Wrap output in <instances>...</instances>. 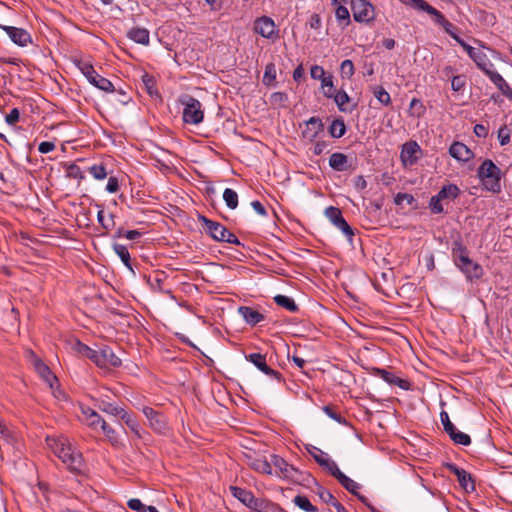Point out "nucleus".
<instances>
[{
  "mask_svg": "<svg viewBox=\"0 0 512 512\" xmlns=\"http://www.w3.org/2000/svg\"><path fill=\"white\" fill-rule=\"evenodd\" d=\"M183 105L182 119L189 125H199L204 120V110L201 102L190 96L184 95L179 99Z\"/></svg>",
  "mask_w": 512,
  "mask_h": 512,
  "instance_id": "obj_6",
  "label": "nucleus"
},
{
  "mask_svg": "<svg viewBox=\"0 0 512 512\" xmlns=\"http://www.w3.org/2000/svg\"><path fill=\"white\" fill-rule=\"evenodd\" d=\"M479 178L484 189L494 194L501 192L502 172L500 168L490 159H485L477 169Z\"/></svg>",
  "mask_w": 512,
  "mask_h": 512,
  "instance_id": "obj_3",
  "label": "nucleus"
},
{
  "mask_svg": "<svg viewBox=\"0 0 512 512\" xmlns=\"http://www.w3.org/2000/svg\"><path fill=\"white\" fill-rule=\"evenodd\" d=\"M246 360L256 366L261 372L276 379L278 382L283 381V376L279 371L270 368L266 362V356L261 353H251L245 356Z\"/></svg>",
  "mask_w": 512,
  "mask_h": 512,
  "instance_id": "obj_13",
  "label": "nucleus"
},
{
  "mask_svg": "<svg viewBox=\"0 0 512 512\" xmlns=\"http://www.w3.org/2000/svg\"><path fill=\"white\" fill-rule=\"evenodd\" d=\"M318 464L328 470L336 479L343 473L337 464L329 457L325 458V460H318Z\"/></svg>",
  "mask_w": 512,
  "mask_h": 512,
  "instance_id": "obj_44",
  "label": "nucleus"
},
{
  "mask_svg": "<svg viewBox=\"0 0 512 512\" xmlns=\"http://www.w3.org/2000/svg\"><path fill=\"white\" fill-rule=\"evenodd\" d=\"M346 132V125L341 118L334 119L329 127V133L333 138H341Z\"/></svg>",
  "mask_w": 512,
  "mask_h": 512,
  "instance_id": "obj_35",
  "label": "nucleus"
},
{
  "mask_svg": "<svg viewBox=\"0 0 512 512\" xmlns=\"http://www.w3.org/2000/svg\"><path fill=\"white\" fill-rule=\"evenodd\" d=\"M20 118V112L17 108H13L5 117L7 124L13 126L15 125Z\"/></svg>",
  "mask_w": 512,
  "mask_h": 512,
  "instance_id": "obj_64",
  "label": "nucleus"
},
{
  "mask_svg": "<svg viewBox=\"0 0 512 512\" xmlns=\"http://www.w3.org/2000/svg\"><path fill=\"white\" fill-rule=\"evenodd\" d=\"M404 201H406L408 204H412L415 201V198L413 195L408 193H398L396 194L394 198V203L396 205H401Z\"/></svg>",
  "mask_w": 512,
  "mask_h": 512,
  "instance_id": "obj_59",
  "label": "nucleus"
},
{
  "mask_svg": "<svg viewBox=\"0 0 512 512\" xmlns=\"http://www.w3.org/2000/svg\"><path fill=\"white\" fill-rule=\"evenodd\" d=\"M0 29L5 31L10 40L20 47H26L28 44L32 43L31 34L24 28L0 25Z\"/></svg>",
  "mask_w": 512,
  "mask_h": 512,
  "instance_id": "obj_14",
  "label": "nucleus"
},
{
  "mask_svg": "<svg viewBox=\"0 0 512 512\" xmlns=\"http://www.w3.org/2000/svg\"><path fill=\"white\" fill-rule=\"evenodd\" d=\"M307 25L310 27V29H313V30H316V31H319L320 28H321V18H320V15L317 14V13H313L308 22H307Z\"/></svg>",
  "mask_w": 512,
  "mask_h": 512,
  "instance_id": "obj_62",
  "label": "nucleus"
},
{
  "mask_svg": "<svg viewBox=\"0 0 512 512\" xmlns=\"http://www.w3.org/2000/svg\"><path fill=\"white\" fill-rule=\"evenodd\" d=\"M274 302L278 306L288 310L289 312L295 313V312H297L299 310V307L295 303L294 299L291 298V297L285 296V295H280V294L276 295L274 297Z\"/></svg>",
  "mask_w": 512,
  "mask_h": 512,
  "instance_id": "obj_31",
  "label": "nucleus"
},
{
  "mask_svg": "<svg viewBox=\"0 0 512 512\" xmlns=\"http://www.w3.org/2000/svg\"><path fill=\"white\" fill-rule=\"evenodd\" d=\"M470 58L475 62L476 66L485 73V75L487 74V71L492 70L494 67L487 55L481 50L476 49Z\"/></svg>",
  "mask_w": 512,
  "mask_h": 512,
  "instance_id": "obj_26",
  "label": "nucleus"
},
{
  "mask_svg": "<svg viewBox=\"0 0 512 512\" xmlns=\"http://www.w3.org/2000/svg\"><path fill=\"white\" fill-rule=\"evenodd\" d=\"M199 221L201 222L205 232L208 233L212 237V239L220 242H227L230 244L240 245V241L236 237V235L230 232L221 223L210 220L202 215L199 216Z\"/></svg>",
  "mask_w": 512,
  "mask_h": 512,
  "instance_id": "obj_5",
  "label": "nucleus"
},
{
  "mask_svg": "<svg viewBox=\"0 0 512 512\" xmlns=\"http://www.w3.org/2000/svg\"><path fill=\"white\" fill-rule=\"evenodd\" d=\"M337 480L339 483L351 494L358 497V499L362 503H366V498L358 493V489L360 488V485L355 482L354 480L350 479L348 476H346L344 473H342Z\"/></svg>",
  "mask_w": 512,
  "mask_h": 512,
  "instance_id": "obj_27",
  "label": "nucleus"
},
{
  "mask_svg": "<svg viewBox=\"0 0 512 512\" xmlns=\"http://www.w3.org/2000/svg\"><path fill=\"white\" fill-rule=\"evenodd\" d=\"M97 220L100 223V225L102 226V228L105 229L106 231L112 230L114 228V226H115L114 215L113 214H109L108 219H105L104 210L103 209H100L98 211V213H97Z\"/></svg>",
  "mask_w": 512,
  "mask_h": 512,
  "instance_id": "obj_47",
  "label": "nucleus"
},
{
  "mask_svg": "<svg viewBox=\"0 0 512 512\" xmlns=\"http://www.w3.org/2000/svg\"><path fill=\"white\" fill-rule=\"evenodd\" d=\"M318 464L328 470L336 479L343 473L337 464L329 457L325 458V460H318Z\"/></svg>",
  "mask_w": 512,
  "mask_h": 512,
  "instance_id": "obj_42",
  "label": "nucleus"
},
{
  "mask_svg": "<svg viewBox=\"0 0 512 512\" xmlns=\"http://www.w3.org/2000/svg\"><path fill=\"white\" fill-rule=\"evenodd\" d=\"M466 84V77L463 75H457L452 78L451 87L455 92L461 91Z\"/></svg>",
  "mask_w": 512,
  "mask_h": 512,
  "instance_id": "obj_57",
  "label": "nucleus"
},
{
  "mask_svg": "<svg viewBox=\"0 0 512 512\" xmlns=\"http://www.w3.org/2000/svg\"><path fill=\"white\" fill-rule=\"evenodd\" d=\"M253 30L264 38L274 40L278 37V30L274 20L268 16H262L254 21Z\"/></svg>",
  "mask_w": 512,
  "mask_h": 512,
  "instance_id": "obj_11",
  "label": "nucleus"
},
{
  "mask_svg": "<svg viewBox=\"0 0 512 512\" xmlns=\"http://www.w3.org/2000/svg\"><path fill=\"white\" fill-rule=\"evenodd\" d=\"M443 200L439 198L438 195H435L431 198L429 206L433 213L440 214L444 211L443 205L441 204Z\"/></svg>",
  "mask_w": 512,
  "mask_h": 512,
  "instance_id": "obj_56",
  "label": "nucleus"
},
{
  "mask_svg": "<svg viewBox=\"0 0 512 512\" xmlns=\"http://www.w3.org/2000/svg\"><path fill=\"white\" fill-rule=\"evenodd\" d=\"M101 430L111 444L116 445L119 443V438L116 431L106 422H103Z\"/></svg>",
  "mask_w": 512,
  "mask_h": 512,
  "instance_id": "obj_49",
  "label": "nucleus"
},
{
  "mask_svg": "<svg viewBox=\"0 0 512 512\" xmlns=\"http://www.w3.org/2000/svg\"><path fill=\"white\" fill-rule=\"evenodd\" d=\"M73 63L81 71V73L85 76V78L89 81L90 84L105 92L114 91V86L112 82L107 78H104L103 76L99 75L89 61L74 58Z\"/></svg>",
  "mask_w": 512,
  "mask_h": 512,
  "instance_id": "obj_4",
  "label": "nucleus"
},
{
  "mask_svg": "<svg viewBox=\"0 0 512 512\" xmlns=\"http://www.w3.org/2000/svg\"><path fill=\"white\" fill-rule=\"evenodd\" d=\"M371 374L383 379L389 385L398 386L403 390H409L411 387V383L403 378L398 377L393 372L388 371L383 368L374 367L371 370Z\"/></svg>",
  "mask_w": 512,
  "mask_h": 512,
  "instance_id": "obj_15",
  "label": "nucleus"
},
{
  "mask_svg": "<svg viewBox=\"0 0 512 512\" xmlns=\"http://www.w3.org/2000/svg\"><path fill=\"white\" fill-rule=\"evenodd\" d=\"M88 171L96 180H104L108 176L106 166L103 163L93 164L88 168Z\"/></svg>",
  "mask_w": 512,
  "mask_h": 512,
  "instance_id": "obj_45",
  "label": "nucleus"
},
{
  "mask_svg": "<svg viewBox=\"0 0 512 512\" xmlns=\"http://www.w3.org/2000/svg\"><path fill=\"white\" fill-rule=\"evenodd\" d=\"M318 464L328 470L336 479L343 473L337 464L329 457L325 458V460H318Z\"/></svg>",
  "mask_w": 512,
  "mask_h": 512,
  "instance_id": "obj_43",
  "label": "nucleus"
},
{
  "mask_svg": "<svg viewBox=\"0 0 512 512\" xmlns=\"http://www.w3.org/2000/svg\"><path fill=\"white\" fill-rule=\"evenodd\" d=\"M120 418L138 438H141V425L133 415L124 411Z\"/></svg>",
  "mask_w": 512,
  "mask_h": 512,
  "instance_id": "obj_32",
  "label": "nucleus"
},
{
  "mask_svg": "<svg viewBox=\"0 0 512 512\" xmlns=\"http://www.w3.org/2000/svg\"><path fill=\"white\" fill-rule=\"evenodd\" d=\"M128 507L136 512H148V506L144 505L139 499L132 498L127 502Z\"/></svg>",
  "mask_w": 512,
  "mask_h": 512,
  "instance_id": "obj_55",
  "label": "nucleus"
},
{
  "mask_svg": "<svg viewBox=\"0 0 512 512\" xmlns=\"http://www.w3.org/2000/svg\"><path fill=\"white\" fill-rule=\"evenodd\" d=\"M66 172L69 178L78 179L79 181L84 179V174L81 168L76 164L69 165Z\"/></svg>",
  "mask_w": 512,
  "mask_h": 512,
  "instance_id": "obj_54",
  "label": "nucleus"
},
{
  "mask_svg": "<svg viewBox=\"0 0 512 512\" xmlns=\"http://www.w3.org/2000/svg\"><path fill=\"white\" fill-rule=\"evenodd\" d=\"M486 75L504 96H506L508 99L512 96V88L498 72L490 70L487 71Z\"/></svg>",
  "mask_w": 512,
  "mask_h": 512,
  "instance_id": "obj_22",
  "label": "nucleus"
},
{
  "mask_svg": "<svg viewBox=\"0 0 512 512\" xmlns=\"http://www.w3.org/2000/svg\"><path fill=\"white\" fill-rule=\"evenodd\" d=\"M276 83V66L274 63H268L265 67L263 76V84L266 86H274Z\"/></svg>",
  "mask_w": 512,
  "mask_h": 512,
  "instance_id": "obj_38",
  "label": "nucleus"
},
{
  "mask_svg": "<svg viewBox=\"0 0 512 512\" xmlns=\"http://www.w3.org/2000/svg\"><path fill=\"white\" fill-rule=\"evenodd\" d=\"M74 349L81 355L89 358L90 360L93 359V357H95V351L94 349L90 348L89 346H87L86 344L80 342V341H77L75 343V346H74Z\"/></svg>",
  "mask_w": 512,
  "mask_h": 512,
  "instance_id": "obj_51",
  "label": "nucleus"
},
{
  "mask_svg": "<svg viewBox=\"0 0 512 512\" xmlns=\"http://www.w3.org/2000/svg\"><path fill=\"white\" fill-rule=\"evenodd\" d=\"M334 101L341 112H351L352 108H347L346 104L350 102L349 95L344 91H337L334 95Z\"/></svg>",
  "mask_w": 512,
  "mask_h": 512,
  "instance_id": "obj_36",
  "label": "nucleus"
},
{
  "mask_svg": "<svg viewBox=\"0 0 512 512\" xmlns=\"http://www.w3.org/2000/svg\"><path fill=\"white\" fill-rule=\"evenodd\" d=\"M238 313L243 317L245 322L251 326H255L265 319L262 313L248 306L239 307Z\"/></svg>",
  "mask_w": 512,
  "mask_h": 512,
  "instance_id": "obj_20",
  "label": "nucleus"
},
{
  "mask_svg": "<svg viewBox=\"0 0 512 512\" xmlns=\"http://www.w3.org/2000/svg\"><path fill=\"white\" fill-rule=\"evenodd\" d=\"M141 411L148 420L149 427L158 434H166L169 430L168 419L160 411L149 406H143Z\"/></svg>",
  "mask_w": 512,
  "mask_h": 512,
  "instance_id": "obj_8",
  "label": "nucleus"
},
{
  "mask_svg": "<svg viewBox=\"0 0 512 512\" xmlns=\"http://www.w3.org/2000/svg\"><path fill=\"white\" fill-rule=\"evenodd\" d=\"M230 491L235 498H237L241 503H243L247 507L250 506L253 498L255 497L250 490L240 488L237 486H230Z\"/></svg>",
  "mask_w": 512,
  "mask_h": 512,
  "instance_id": "obj_28",
  "label": "nucleus"
},
{
  "mask_svg": "<svg viewBox=\"0 0 512 512\" xmlns=\"http://www.w3.org/2000/svg\"><path fill=\"white\" fill-rule=\"evenodd\" d=\"M329 165L333 170L339 172L346 171L351 167L348 157L341 152L331 154L329 158Z\"/></svg>",
  "mask_w": 512,
  "mask_h": 512,
  "instance_id": "obj_25",
  "label": "nucleus"
},
{
  "mask_svg": "<svg viewBox=\"0 0 512 512\" xmlns=\"http://www.w3.org/2000/svg\"><path fill=\"white\" fill-rule=\"evenodd\" d=\"M498 140L501 146L507 145L510 142V131L506 126L499 128Z\"/></svg>",
  "mask_w": 512,
  "mask_h": 512,
  "instance_id": "obj_58",
  "label": "nucleus"
},
{
  "mask_svg": "<svg viewBox=\"0 0 512 512\" xmlns=\"http://www.w3.org/2000/svg\"><path fill=\"white\" fill-rule=\"evenodd\" d=\"M421 154V148L415 141H409L402 145L400 158L402 164L407 166H413L419 159Z\"/></svg>",
  "mask_w": 512,
  "mask_h": 512,
  "instance_id": "obj_16",
  "label": "nucleus"
},
{
  "mask_svg": "<svg viewBox=\"0 0 512 512\" xmlns=\"http://www.w3.org/2000/svg\"><path fill=\"white\" fill-rule=\"evenodd\" d=\"M114 252L119 256L123 264L131 271H133L131 266V258L130 253L126 246L122 244H114L113 245Z\"/></svg>",
  "mask_w": 512,
  "mask_h": 512,
  "instance_id": "obj_34",
  "label": "nucleus"
},
{
  "mask_svg": "<svg viewBox=\"0 0 512 512\" xmlns=\"http://www.w3.org/2000/svg\"><path fill=\"white\" fill-rule=\"evenodd\" d=\"M325 215L336 228L341 230L351 240L354 232L351 226L344 219L339 208L330 206L326 208Z\"/></svg>",
  "mask_w": 512,
  "mask_h": 512,
  "instance_id": "obj_12",
  "label": "nucleus"
},
{
  "mask_svg": "<svg viewBox=\"0 0 512 512\" xmlns=\"http://www.w3.org/2000/svg\"><path fill=\"white\" fill-rule=\"evenodd\" d=\"M351 9L357 22H369L374 19V7L367 0H352Z\"/></svg>",
  "mask_w": 512,
  "mask_h": 512,
  "instance_id": "obj_10",
  "label": "nucleus"
},
{
  "mask_svg": "<svg viewBox=\"0 0 512 512\" xmlns=\"http://www.w3.org/2000/svg\"><path fill=\"white\" fill-rule=\"evenodd\" d=\"M440 421L443 425L444 431L449 435L451 432L456 429L454 424L450 421L449 415L446 411L440 412Z\"/></svg>",
  "mask_w": 512,
  "mask_h": 512,
  "instance_id": "obj_52",
  "label": "nucleus"
},
{
  "mask_svg": "<svg viewBox=\"0 0 512 512\" xmlns=\"http://www.w3.org/2000/svg\"><path fill=\"white\" fill-rule=\"evenodd\" d=\"M91 417L87 422V425L93 429H95L97 426H100L102 427L103 425V422H106L101 416L100 414H98L97 412L96 413H91Z\"/></svg>",
  "mask_w": 512,
  "mask_h": 512,
  "instance_id": "obj_60",
  "label": "nucleus"
},
{
  "mask_svg": "<svg viewBox=\"0 0 512 512\" xmlns=\"http://www.w3.org/2000/svg\"><path fill=\"white\" fill-rule=\"evenodd\" d=\"M445 467L457 477L459 485L466 492H473L475 490V483L472 480V476L463 468L458 467L454 463H447Z\"/></svg>",
  "mask_w": 512,
  "mask_h": 512,
  "instance_id": "obj_17",
  "label": "nucleus"
},
{
  "mask_svg": "<svg viewBox=\"0 0 512 512\" xmlns=\"http://www.w3.org/2000/svg\"><path fill=\"white\" fill-rule=\"evenodd\" d=\"M127 37L135 43L147 46L150 43V32L146 28L132 27L127 32Z\"/></svg>",
  "mask_w": 512,
  "mask_h": 512,
  "instance_id": "obj_23",
  "label": "nucleus"
},
{
  "mask_svg": "<svg viewBox=\"0 0 512 512\" xmlns=\"http://www.w3.org/2000/svg\"><path fill=\"white\" fill-rule=\"evenodd\" d=\"M248 465L254 471L265 474L273 475L272 461H268L265 457H248Z\"/></svg>",
  "mask_w": 512,
  "mask_h": 512,
  "instance_id": "obj_19",
  "label": "nucleus"
},
{
  "mask_svg": "<svg viewBox=\"0 0 512 512\" xmlns=\"http://www.w3.org/2000/svg\"><path fill=\"white\" fill-rule=\"evenodd\" d=\"M307 128L302 132L304 138L313 140L320 132L323 131L324 125L320 118L311 117L306 121Z\"/></svg>",
  "mask_w": 512,
  "mask_h": 512,
  "instance_id": "obj_24",
  "label": "nucleus"
},
{
  "mask_svg": "<svg viewBox=\"0 0 512 512\" xmlns=\"http://www.w3.org/2000/svg\"><path fill=\"white\" fill-rule=\"evenodd\" d=\"M248 508L255 512H282V509L277 504L256 497L253 498Z\"/></svg>",
  "mask_w": 512,
  "mask_h": 512,
  "instance_id": "obj_21",
  "label": "nucleus"
},
{
  "mask_svg": "<svg viewBox=\"0 0 512 512\" xmlns=\"http://www.w3.org/2000/svg\"><path fill=\"white\" fill-rule=\"evenodd\" d=\"M372 92L375 98L384 106L391 104L390 94L385 90L384 87L378 85L373 87Z\"/></svg>",
  "mask_w": 512,
  "mask_h": 512,
  "instance_id": "obj_41",
  "label": "nucleus"
},
{
  "mask_svg": "<svg viewBox=\"0 0 512 512\" xmlns=\"http://www.w3.org/2000/svg\"><path fill=\"white\" fill-rule=\"evenodd\" d=\"M92 361L100 368H116L122 364L121 359L106 345L95 351V357H93Z\"/></svg>",
  "mask_w": 512,
  "mask_h": 512,
  "instance_id": "obj_9",
  "label": "nucleus"
},
{
  "mask_svg": "<svg viewBox=\"0 0 512 512\" xmlns=\"http://www.w3.org/2000/svg\"><path fill=\"white\" fill-rule=\"evenodd\" d=\"M452 257L455 265L465 274L468 280H477L483 276L482 266L470 259L469 251L461 243H454Z\"/></svg>",
  "mask_w": 512,
  "mask_h": 512,
  "instance_id": "obj_2",
  "label": "nucleus"
},
{
  "mask_svg": "<svg viewBox=\"0 0 512 512\" xmlns=\"http://www.w3.org/2000/svg\"><path fill=\"white\" fill-rule=\"evenodd\" d=\"M52 452L67 466L74 474H82L85 469V463L82 454L73 449L66 438L46 439Z\"/></svg>",
  "mask_w": 512,
  "mask_h": 512,
  "instance_id": "obj_1",
  "label": "nucleus"
},
{
  "mask_svg": "<svg viewBox=\"0 0 512 512\" xmlns=\"http://www.w3.org/2000/svg\"><path fill=\"white\" fill-rule=\"evenodd\" d=\"M460 194V189L455 184H448L441 188V190L437 193L439 198L442 200L452 201L456 199Z\"/></svg>",
  "mask_w": 512,
  "mask_h": 512,
  "instance_id": "obj_30",
  "label": "nucleus"
},
{
  "mask_svg": "<svg viewBox=\"0 0 512 512\" xmlns=\"http://www.w3.org/2000/svg\"><path fill=\"white\" fill-rule=\"evenodd\" d=\"M223 200L229 209H236L238 206V194L231 188H226L223 192Z\"/></svg>",
  "mask_w": 512,
  "mask_h": 512,
  "instance_id": "obj_40",
  "label": "nucleus"
},
{
  "mask_svg": "<svg viewBox=\"0 0 512 512\" xmlns=\"http://www.w3.org/2000/svg\"><path fill=\"white\" fill-rule=\"evenodd\" d=\"M272 467L275 471L273 474L277 477L287 479L293 482H301L304 480V473L298 468L289 464L284 458L279 455L271 456Z\"/></svg>",
  "mask_w": 512,
  "mask_h": 512,
  "instance_id": "obj_7",
  "label": "nucleus"
},
{
  "mask_svg": "<svg viewBox=\"0 0 512 512\" xmlns=\"http://www.w3.org/2000/svg\"><path fill=\"white\" fill-rule=\"evenodd\" d=\"M0 437L3 438V443L0 444V450L11 445V433L9 429L0 421Z\"/></svg>",
  "mask_w": 512,
  "mask_h": 512,
  "instance_id": "obj_53",
  "label": "nucleus"
},
{
  "mask_svg": "<svg viewBox=\"0 0 512 512\" xmlns=\"http://www.w3.org/2000/svg\"><path fill=\"white\" fill-rule=\"evenodd\" d=\"M449 154L451 157L461 162H467L474 156L473 152L461 142H454L449 148Z\"/></svg>",
  "mask_w": 512,
  "mask_h": 512,
  "instance_id": "obj_18",
  "label": "nucleus"
},
{
  "mask_svg": "<svg viewBox=\"0 0 512 512\" xmlns=\"http://www.w3.org/2000/svg\"><path fill=\"white\" fill-rule=\"evenodd\" d=\"M119 188H120V185H119L118 178L115 176H110L108 178V182H107V185L105 188L106 191L109 193H116L119 191Z\"/></svg>",
  "mask_w": 512,
  "mask_h": 512,
  "instance_id": "obj_61",
  "label": "nucleus"
},
{
  "mask_svg": "<svg viewBox=\"0 0 512 512\" xmlns=\"http://www.w3.org/2000/svg\"><path fill=\"white\" fill-rule=\"evenodd\" d=\"M323 411L328 417L335 420L336 422L347 425L346 419L342 417L341 414L338 413L333 406L326 405L323 407Z\"/></svg>",
  "mask_w": 512,
  "mask_h": 512,
  "instance_id": "obj_50",
  "label": "nucleus"
},
{
  "mask_svg": "<svg viewBox=\"0 0 512 512\" xmlns=\"http://www.w3.org/2000/svg\"><path fill=\"white\" fill-rule=\"evenodd\" d=\"M98 408L102 412L115 416L120 417L122 413L125 411L124 408L114 405L113 403L106 401L104 399H99L98 401Z\"/></svg>",
  "mask_w": 512,
  "mask_h": 512,
  "instance_id": "obj_29",
  "label": "nucleus"
},
{
  "mask_svg": "<svg viewBox=\"0 0 512 512\" xmlns=\"http://www.w3.org/2000/svg\"><path fill=\"white\" fill-rule=\"evenodd\" d=\"M326 75L322 66L314 65L310 69V76L312 79L321 80Z\"/></svg>",
  "mask_w": 512,
  "mask_h": 512,
  "instance_id": "obj_63",
  "label": "nucleus"
},
{
  "mask_svg": "<svg viewBox=\"0 0 512 512\" xmlns=\"http://www.w3.org/2000/svg\"><path fill=\"white\" fill-rule=\"evenodd\" d=\"M293 502L296 506L305 512H317L318 509L314 506L310 500L303 495H297L294 497Z\"/></svg>",
  "mask_w": 512,
  "mask_h": 512,
  "instance_id": "obj_37",
  "label": "nucleus"
},
{
  "mask_svg": "<svg viewBox=\"0 0 512 512\" xmlns=\"http://www.w3.org/2000/svg\"><path fill=\"white\" fill-rule=\"evenodd\" d=\"M449 437L455 444L468 446L471 443V438L468 434L458 431L457 428L449 434Z\"/></svg>",
  "mask_w": 512,
  "mask_h": 512,
  "instance_id": "obj_46",
  "label": "nucleus"
},
{
  "mask_svg": "<svg viewBox=\"0 0 512 512\" xmlns=\"http://www.w3.org/2000/svg\"><path fill=\"white\" fill-rule=\"evenodd\" d=\"M36 372L49 385L51 389L54 388V384L57 383V377L52 373L46 364L40 365Z\"/></svg>",
  "mask_w": 512,
  "mask_h": 512,
  "instance_id": "obj_33",
  "label": "nucleus"
},
{
  "mask_svg": "<svg viewBox=\"0 0 512 512\" xmlns=\"http://www.w3.org/2000/svg\"><path fill=\"white\" fill-rule=\"evenodd\" d=\"M335 17L340 25L346 27L350 24V14L344 5H338L335 8Z\"/></svg>",
  "mask_w": 512,
  "mask_h": 512,
  "instance_id": "obj_39",
  "label": "nucleus"
},
{
  "mask_svg": "<svg viewBox=\"0 0 512 512\" xmlns=\"http://www.w3.org/2000/svg\"><path fill=\"white\" fill-rule=\"evenodd\" d=\"M355 73L354 64L351 60L346 59L340 65V75L343 79H350Z\"/></svg>",
  "mask_w": 512,
  "mask_h": 512,
  "instance_id": "obj_48",
  "label": "nucleus"
}]
</instances>
